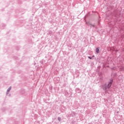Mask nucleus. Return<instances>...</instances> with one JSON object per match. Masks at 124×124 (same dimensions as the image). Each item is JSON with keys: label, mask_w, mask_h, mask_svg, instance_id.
I'll return each mask as SVG.
<instances>
[{"label": "nucleus", "mask_w": 124, "mask_h": 124, "mask_svg": "<svg viewBox=\"0 0 124 124\" xmlns=\"http://www.w3.org/2000/svg\"><path fill=\"white\" fill-rule=\"evenodd\" d=\"M88 59H90V60H92V59H93V57H91V56H89Z\"/></svg>", "instance_id": "obj_5"}, {"label": "nucleus", "mask_w": 124, "mask_h": 124, "mask_svg": "<svg viewBox=\"0 0 124 124\" xmlns=\"http://www.w3.org/2000/svg\"><path fill=\"white\" fill-rule=\"evenodd\" d=\"M112 83H113V79L111 78L109 79L108 84L107 86H105L104 88H103V90H104V91H105V92H107V90L111 88V86H112Z\"/></svg>", "instance_id": "obj_1"}, {"label": "nucleus", "mask_w": 124, "mask_h": 124, "mask_svg": "<svg viewBox=\"0 0 124 124\" xmlns=\"http://www.w3.org/2000/svg\"><path fill=\"white\" fill-rule=\"evenodd\" d=\"M10 90H11V87H10L8 90H7V92H10Z\"/></svg>", "instance_id": "obj_3"}, {"label": "nucleus", "mask_w": 124, "mask_h": 124, "mask_svg": "<svg viewBox=\"0 0 124 124\" xmlns=\"http://www.w3.org/2000/svg\"><path fill=\"white\" fill-rule=\"evenodd\" d=\"M122 70H124V67L123 68Z\"/></svg>", "instance_id": "obj_7"}, {"label": "nucleus", "mask_w": 124, "mask_h": 124, "mask_svg": "<svg viewBox=\"0 0 124 124\" xmlns=\"http://www.w3.org/2000/svg\"><path fill=\"white\" fill-rule=\"evenodd\" d=\"M93 57H94V56L93 55V56H92V58H93Z\"/></svg>", "instance_id": "obj_8"}, {"label": "nucleus", "mask_w": 124, "mask_h": 124, "mask_svg": "<svg viewBox=\"0 0 124 124\" xmlns=\"http://www.w3.org/2000/svg\"><path fill=\"white\" fill-rule=\"evenodd\" d=\"M90 25H91V26H92V27H94V25H93V24H90Z\"/></svg>", "instance_id": "obj_6"}, {"label": "nucleus", "mask_w": 124, "mask_h": 124, "mask_svg": "<svg viewBox=\"0 0 124 124\" xmlns=\"http://www.w3.org/2000/svg\"><path fill=\"white\" fill-rule=\"evenodd\" d=\"M58 120L59 122H61V120H62V119L61 118V117H58Z\"/></svg>", "instance_id": "obj_4"}, {"label": "nucleus", "mask_w": 124, "mask_h": 124, "mask_svg": "<svg viewBox=\"0 0 124 124\" xmlns=\"http://www.w3.org/2000/svg\"><path fill=\"white\" fill-rule=\"evenodd\" d=\"M100 49V48H99V47H97L96 48V52L97 53V54H99V49Z\"/></svg>", "instance_id": "obj_2"}]
</instances>
